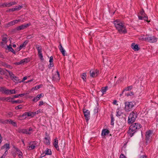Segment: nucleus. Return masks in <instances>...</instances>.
<instances>
[{
  "label": "nucleus",
  "instance_id": "4c0bfd02",
  "mask_svg": "<svg viewBox=\"0 0 158 158\" xmlns=\"http://www.w3.org/2000/svg\"><path fill=\"white\" fill-rule=\"evenodd\" d=\"M40 99L37 96L36 97H35L33 99V101L34 102H36L38 101Z\"/></svg>",
  "mask_w": 158,
  "mask_h": 158
},
{
  "label": "nucleus",
  "instance_id": "bb28decb",
  "mask_svg": "<svg viewBox=\"0 0 158 158\" xmlns=\"http://www.w3.org/2000/svg\"><path fill=\"white\" fill-rule=\"evenodd\" d=\"M108 89L107 86H106L105 87H103L101 89V91L103 94L104 93L106 92L107 90Z\"/></svg>",
  "mask_w": 158,
  "mask_h": 158
},
{
  "label": "nucleus",
  "instance_id": "ea45409f",
  "mask_svg": "<svg viewBox=\"0 0 158 158\" xmlns=\"http://www.w3.org/2000/svg\"><path fill=\"white\" fill-rule=\"evenodd\" d=\"M23 7L22 6H19L15 7L16 10H20Z\"/></svg>",
  "mask_w": 158,
  "mask_h": 158
},
{
  "label": "nucleus",
  "instance_id": "774afa93",
  "mask_svg": "<svg viewBox=\"0 0 158 158\" xmlns=\"http://www.w3.org/2000/svg\"><path fill=\"white\" fill-rule=\"evenodd\" d=\"M7 67L10 68H12V67L11 66H10L9 65H7Z\"/></svg>",
  "mask_w": 158,
  "mask_h": 158
},
{
  "label": "nucleus",
  "instance_id": "6e6552de",
  "mask_svg": "<svg viewBox=\"0 0 158 158\" xmlns=\"http://www.w3.org/2000/svg\"><path fill=\"white\" fill-rule=\"evenodd\" d=\"M145 40L150 43H154L157 41V39L154 36H148L145 38Z\"/></svg>",
  "mask_w": 158,
  "mask_h": 158
},
{
  "label": "nucleus",
  "instance_id": "4d7b16f0",
  "mask_svg": "<svg viewBox=\"0 0 158 158\" xmlns=\"http://www.w3.org/2000/svg\"><path fill=\"white\" fill-rule=\"evenodd\" d=\"M140 13L141 15L142 16H143L144 15H145L144 11H141L140 12Z\"/></svg>",
  "mask_w": 158,
  "mask_h": 158
},
{
  "label": "nucleus",
  "instance_id": "79ce46f5",
  "mask_svg": "<svg viewBox=\"0 0 158 158\" xmlns=\"http://www.w3.org/2000/svg\"><path fill=\"white\" fill-rule=\"evenodd\" d=\"M5 88V87H0V92L4 93Z\"/></svg>",
  "mask_w": 158,
  "mask_h": 158
},
{
  "label": "nucleus",
  "instance_id": "423d86ee",
  "mask_svg": "<svg viewBox=\"0 0 158 158\" xmlns=\"http://www.w3.org/2000/svg\"><path fill=\"white\" fill-rule=\"evenodd\" d=\"M83 112L85 119L87 123L90 118V112L88 109H83Z\"/></svg>",
  "mask_w": 158,
  "mask_h": 158
},
{
  "label": "nucleus",
  "instance_id": "49530a36",
  "mask_svg": "<svg viewBox=\"0 0 158 158\" xmlns=\"http://www.w3.org/2000/svg\"><path fill=\"white\" fill-rule=\"evenodd\" d=\"M143 19L145 21H146L147 22H148V17L146 16L145 15H144L143 16ZM149 21H148V22H149Z\"/></svg>",
  "mask_w": 158,
  "mask_h": 158
},
{
  "label": "nucleus",
  "instance_id": "58836bf2",
  "mask_svg": "<svg viewBox=\"0 0 158 158\" xmlns=\"http://www.w3.org/2000/svg\"><path fill=\"white\" fill-rule=\"evenodd\" d=\"M12 80L14 82H15L19 81V79L16 76H15L14 77V78H13Z\"/></svg>",
  "mask_w": 158,
  "mask_h": 158
},
{
  "label": "nucleus",
  "instance_id": "39448f33",
  "mask_svg": "<svg viewBox=\"0 0 158 158\" xmlns=\"http://www.w3.org/2000/svg\"><path fill=\"white\" fill-rule=\"evenodd\" d=\"M10 148V143H6L1 147V149H4L5 150V152L2 156L1 157V158H5V156L8 153V151Z\"/></svg>",
  "mask_w": 158,
  "mask_h": 158
},
{
  "label": "nucleus",
  "instance_id": "5701e85b",
  "mask_svg": "<svg viewBox=\"0 0 158 158\" xmlns=\"http://www.w3.org/2000/svg\"><path fill=\"white\" fill-rule=\"evenodd\" d=\"M109 133V131L107 129H103L102 131V136H105L108 135Z\"/></svg>",
  "mask_w": 158,
  "mask_h": 158
},
{
  "label": "nucleus",
  "instance_id": "a19ab883",
  "mask_svg": "<svg viewBox=\"0 0 158 158\" xmlns=\"http://www.w3.org/2000/svg\"><path fill=\"white\" fill-rule=\"evenodd\" d=\"M21 102V101L20 100L12 101V103H20Z\"/></svg>",
  "mask_w": 158,
  "mask_h": 158
},
{
  "label": "nucleus",
  "instance_id": "c756f323",
  "mask_svg": "<svg viewBox=\"0 0 158 158\" xmlns=\"http://www.w3.org/2000/svg\"><path fill=\"white\" fill-rule=\"evenodd\" d=\"M14 25H15V24L14 22L13 21H12L9 22L8 23H7L6 24V26L7 27H10V26H12Z\"/></svg>",
  "mask_w": 158,
  "mask_h": 158
},
{
  "label": "nucleus",
  "instance_id": "09e8293b",
  "mask_svg": "<svg viewBox=\"0 0 158 158\" xmlns=\"http://www.w3.org/2000/svg\"><path fill=\"white\" fill-rule=\"evenodd\" d=\"M14 22L15 23V24H16L18 23L19 22L21 21L20 19H18V20H13Z\"/></svg>",
  "mask_w": 158,
  "mask_h": 158
},
{
  "label": "nucleus",
  "instance_id": "0e129e2a",
  "mask_svg": "<svg viewBox=\"0 0 158 158\" xmlns=\"http://www.w3.org/2000/svg\"><path fill=\"white\" fill-rule=\"evenodd\" d=\"M2 140V137L1 135V134H0V144L1 143Z\"/></svg>",
  "mask_w": 158,
  "mask_h": 158
},
{
  "label": "nucleus",
  "instance_id": "f03ea898",
  "mask_svg": "<svg viewBox=\"0 0 158 158\" xmlns=\"http://www.w3.org/2000/svg\"><path fill=\"white\" fill-rule=\"evenodd\" d=\"M141 127V125L139 123H135L132 124L129 128L128 134L131 137H132L138 129Z\"/></svg>",
  "mask_w": 158,
  "mask_h": 158
},
{
  "label": "nucleus",
  "instance_id": "e2e57ef3",
  "mask_svg": "<svg viewBox=\"0 0 158 158\" xmlns=\"http://www.w3.org/2000/svg\"><path fill=\"white\" fill-rule=\"evenodd\" d=\"M19 97V95H15L14 96V98H18Z\"/></svg>",
  "mask_w": 158,
  "mask_h": 158
},
{
  "label": "nucleus",
  "instance_id": "052dcab7",
  "mask_svg": "<svg viewBox=\"0 0 158 158\" xmlns=\"http://www.w3.org/2000/svg\"><path fill=\"white\" fill-rule=\"evenodd\" d=\"M33 79H31V80H28V81H27L26 82V83H29V82H31V81H33Z\"/></svg>",
  "mask_w": 158,
  "mask_h": 158
},
{
  "label": "nucleus",
  "instance_id": "f3484780",
  "mask_svg": "<svg viewBox=\"0 0 158 158\" xmlns=\"http://www.w3.org/2000/svg\"><path fill=\"white\" fill-rule=\"evenodd\" d=\"M50 139L49 137L47 136L44 138V142L46 144L49 145L50 143Z\"/></svg>",
  "mask_w": 158,
  "mask_h": 158
},
{
  "label": "nucleus",
  "instance_id": "c9c22d12",
  "mask_svg": "<svg viewBox=\"0 0 158 158\" xmlns=\"http://www.w3.org/2000/svg\"><path fill=\"white\" fill-rule=\"evenodd\" d=\"M10 90L7 89L6 88L5 89L4 93L7 94H10Z\"/></svg>",
  "mask_w": 158,
  "mask_h": 158
},
{
  "label": "nucleus",
  "instance_id": "13d9d810",
  "mask_svg": "<svg viewBox=\"0 0 158 158\" xmlns=\"http://www.w3.org/2000/svg\"><path fill=\"white\" fill-rule=\"evenodd\" d=\"M27 79V77L25 76L23 77L22 82H23L24 81L26 80Z\"/></svg>",
  "mask_w": 158,
  "mask_h": 158
},
{
  "label": "nucleus",
  "instance_id": "338daca9",
  "mask_svg": "<svg viewBox=\"0 0 158 158\" xmlns=\"http://www.w3.org/2000/svg\"><path fill=\"white\" fill-rule=\"evenodd\" d=\"M140 158H147V157L146 156H142L140 157Z\"/></svg>",
  "mask_w": 158,
  "mask_h": 158
},
{
  "label": "nucleus",
  "instance_id": "0eeeda50",
  "mask_svg": "<svg viewBox=\"0 0 158 158\" xmlns=\"http://www.w3.org/2000/svg\"><path fill=\"white\" fill-rule=\"evenodd\" d=\"M152 134V132L151 130H148L146 132L145 136L147 143L150 142Z\"/></svg>",
  "mask_w": 158,
  "mask_h": 158
},
{
  "label": "nucleus",
  "instance_id": "e433bc0d",
  "mask_svg": "<svg viewBox=\"0 0 158 158\" xmlns=\"http://www.w3.org/2000/svg\"><path fill=\"white\" fill-rule=\"evenodd\" d=\"M111 125H113L114 124V118L113 117V116L112 115H111Z\"/></svg>",
  "mask_w": 158,
  "mask_h": 158
},
{
  "label": "nucleus",
  "instance_id": "603ef678",
  "mask_svg": "<svg viewBox=\"0 0 158 158\" xmlns=\"http://www.w3.org/2000/svg\"><path fill=\"white\" fill-rule=\"evenodd\" d=\"M27 94H28L27 93H24L19 94V96H20V97H22V96L26 95Z\"/></svg>",
  "mask_w": 158,
  "mask_h": 158
},
{
  "label": "nucleus",
  "instance_id": "c03bdc74",
  "mask_svg": "<svg viewBox=\"0 0 158 158\" xmlns=\"http://www.w3.org/2000/svg\"><path fill=\"white\" fill-rule=\"evenodd\" d=\"M47 105L46 103H44L43 101H40L39 102V105L40 106H42V105Z\"/></svg>",
  "mask_w": 158,
  "mask_h": 158
},
{
  "label": "nucleus",
  "instance_id": "6ab92c4d",
  "mask_svg": "<svg viewBox=\"0 0 158 158\" xmlns=\"http://www.w3.org/2000/svg\"><path fill=\"white\" fill-rule=\"evenodd\" d=\"M131 46L132 49L134 50L135 51H137L139 49L138 45L137 44H135L134 43H132L131 44Z\"/></svg>",
  "mask_w": 158,
  "mask_h": 158
},
{
  "label": "nucleus",
  "instance_id": "a878e982",
  "mask_svg": "<svg viewBox=\"0 0 158 158\" xmlns=\"http://www.w3.org/2000/svg\"><path fill=\"white\" fill-rule=\"evenodd\" d=\"M60 47L59 48L60 51L61 52L62 55L64 56H65V50L64 49L63 47H62V45L61 44H60Z\"/></svg>",
  "mask_w": 158,
  "mask_h": 158
},
{
  "label": "nucleus",
  "instance_id": "393cba45",
  "mask_svg": "<svg viewBox=\"0 0 158 158\" xmlns=\"http://www.w3.org/2000/svg\"><path fill=\"white\" fill-rule=\"evenodd\" d=\"M20 133L26 134H30L31 133L30 132H29L27 130L25 129H21L19 130Z\"/></svg>",
  "mask_w": 158,
  "mask_h": 158
},
{
  "label": "nucleus",
  "instance_id": "f704fd0d",
  "mask_svg": "<svg viewBox=\"0 0 158 158\" xmlns=\"http://www.w3.org/2000/svg\"><path fill=\"white\" fill-rule=\"evenodd\" d=\"M27 44V42L25 41L23 44L20 45L19 47L20 49H21L25 47Z\"/></svg>",
  "mask_w": 158,
  "mask_h": 158
},
{
  "label": "nucleus",
  "instance_id": "4be33fe9",
  "mask_svg": "<svg viewBox=\"0 0 158 158\" xmlns=\"http://www.w3.org/2000/svg\"><path fill=\"white\" fill-rule=\"evenodd\" d=\"M124 112V109H117L116 112V116H119L122 114H123Z\"/></svg>",
  "mask_w": 158,
  "mask_h": 158
},
{
  "label": "nucleus",
  "instance_id": "4468645a",
  "mask_svg": "<svg viewBox=\"0 0 158 158\" xmlns=\"http://www.w3.org/2000/svg\"><path fill=\"white\" fill-rule=\"evenodd\" d=\"M29 145L27 147V149L29 150H31L34 149L35 147L36 143L35 142H33L29 144Z\"/></svg>",
  "mask_w": 158,
  "mask_h": 158
},
{
  "label": "nucleus",
  "instance_id": "7c9ffc66",
  "mask_svg": "<svg viewBox=\"0 0 158 158\" xmlns=\"http://www.w3.org/2000/svg\"><path fill=\"white\" fill-rule=\"evenodd\" d=\"M45 154L47 155H50L52 154V152L50 149H47L46 151Z\"/></svg>",
  "mask_w": 158,
  "mask_h": 158
},
{
  "label": "nucleus",
  "instance_id": "20e7f679",
  "mask_svg": "<svg viewBox=\"0 0 158 158\" xmlns=\"http://www.w3.org/2000/svg\"><path fill=\"white\" fill-rule=\"evenodd\" d=\"M137 113L136 111H133L129 114L128 120V123L131 124L133 123L137 118Z\"/></svg>",
  "mask_w": 158,
  "mask_h": 158
},
{
  "label": "nucleus",
  "instance_id": "5fc2aeb1",
  "mask_svg": "<svg viewBox=\"0 0 158 158\" xmlns=\"http://www.w3.org/2000/svg\"><path fill=\"white\" fill-rule=\"evenodd\" d=\"M133 95V93L132 92H130V93H128L127 94V96H131Z\"/></svg>",
  "mask_w": 158,
  "mask_h": 158
},
{
  "label": "nucleus",
  "instance_id": "680f3d73",
  "mask_svg": "<svg viewBox=\"0 0 158 158\" xmlns=\"http://www.w3.org/2000/svg\"><path fill=\"white\" fill-rule=\"evenodd\" d=\"M117 101L116 100H114L113 102V103L114 105H116L117 104Z\"/></svg>",
  "mask_w": 158,
  "mask_h": 158
},
{
  "label": "nucleus",
  "instance_id": "69168bd1",
  "mask_svg": "<svg viewBox=\"0 0 158 158\" xmlns=\"http://www.w3.org/2000/svg\"><path fill=\"white\" fill-rule=\"evenodd\" d=\"M32 130V128H29V130L28 131H29V132H30V131H31Z\"/></svg>",
  "mask_w": 158,
  "mask_h": 158
},
{
  "label": "nucleus",
  "instance_id": "3c124183",
  "mask_svg": "<svg viewBox=\"0 0 158 158\" xmlns=\"http://www.w3.org/2000/svg\"><path fill=\"white\" fill-rule=\"evenodd\" d=\"M37 96L39 97V99H40V98L41 97H43L44 95L43 94H41L38 95Z\"/></svg>",
  "mask_w": 158,
  "mask_h": 158
},
{
  "label": "nucleus",
  "instance_id": "37998d69",
  "mask_svg": "<svg viewBox=\"0 0 158 158\" xmlns=\"http://www.w3.org/2000/svg\"><path fill=\"white\" fill-rule=\"evenodd\" d=\"M40 86H41V85H37V86H35V87H33L32 88V89H35V90L37 89H39L40 87Z\"/></svg>",
  "mask_w": 158,
  "mask_h": 158
},
{
  "label": "nucleus",
  "instance_id": "a211bd4d",
  "mask_svg": "<svg viewBox=\"0 0 158 158\" xmlns=\"http://www.w3.org/2000/svg\"><path fill=\"white\" fill-rule=\"evenodd\" d=\"M28 60L27 58L22 60H21L19 62H16L15 63V64L20 65L22 64H24V63H26L27 62Z\"/></svg>",
  "mask_w": 158,
  "mask_h": 158
},
{
  "label": "nucleus",
  "instance_id": "1a4fd4ad",
  "mask_svg": "<svg viewBox=\"0 0 158 158\" xmlns=\"http://www.w3.org/2000/svg\"><path fill=\"white\" fill-rule=\"evenodd\" d=\"M135 103L133 102H127L125 103V109H131L133 108Z\"/></svg>",
  "mask_w": 158,
  "mask_h": 158
},
{
  "label": "nucleus",
  "instance_id": "dca6fc26",
  "mask_svg": "<svg viewBox=\"0 0 158 158\" xmlns=\"http://www.w3.org/2000/svg\"><path fill=\"white\" fill-rule=\"evenodd\" d=\"M15 152L18 154L19 158H23V154L22 152L18 148H16Z\"/></svg>",
  "mask_w": 158,
  "mask_h": 158
},
{
  "label": "nucleus",
  "instance_id": "f8f14e48",
  "mask_svg": "<svg viewBox=\"0 0 158 158\" xmlns=\"http://www.w3.org/2000/svg\"><path fill=\"white\" fill-rule=\"evenodd\" d=\"M31 25L30 23H27L24 24H23L20 26H18L16 28V29L19 31L22 30H23L26 29L27 27Z\"/></svg>",
  "mask_w": 158,
  "mask_h": 158
},
{
  "label": "nucleus",
  "instance_id": "aec40b11",
  "mask_svg": "<svg viewBox=\"0 0 158 158\" xmlns=\"http://www.w3.org/2000/svg\"><path fill=\"white\" fill-rule=\"evenodd\" d=\"M56 73L55 74L53 77V79L54 80L57 81L59 80L60 78V74L59 72L58 71L56 72Z\"/></svg>",
  "mask_w": 158,
  "mask_h": 158
},
{
  "label": "nucleus",
  "instance_id": "2f4dec72",
  "mask_svg": "<svg viewBox=\"0 0 158 158\" xmlns=\"http://www.w3.org/2000/svg\"><path fill=\"white\" fill-rule=\"evenodd\" d=\"M132 89V86H129L126 88L125 89H124V90L123 91L122 94L123 93V92L125 91H128L129 90H131Z\"/></svg>",
  "mask_w": 158,
  "mask_h": 158
},
{
  "label": "nucleus",
  "instance_id": "f257e3e1",
  "mask_svg": "<svg viewBox=\"0 0 158 158\" xmlns=\"http://www.w3.org/2000/svg\"><path fill=\"white\" fill-rule=\"evenodd\" d=\"M114 24L116 29L119 33L125 34L127 33L126 27L122 21L117 20L114 22Z\"/></svg>",
  "mask_w": 158,
  "mask_h": 158
},
{
  "label": "nucleus",
  "instance_id": "a18cd8bd",
  "mask_svg": "<svg viewBox=\"0 0 158 158\" xmlns=\"http://www.w3.org/2000/svg\"><path fill=\"white\" fill-rule=\"evenodd\" d=\"M10 94H15L16 93L15 91V89L10 90Z\"/></svg>",
  "mask_w": 158,
  "mask_h": 158
},
{
  "label": "nucleus",
  "instance_id": "9d476101",
  "mask_svg": "<svg viewBox=\"0 0 158 158\" xmlns=\"http://www.w3.org/2000/svg\"><path fill=\"white\" fill-rule=\"evenodd\" d=\"M17 3L15 1L9 2L5 3L3 4L0 5V7H10L12 5H15Z\"/></svg>",
  "mask_w": 158,
  "mask_h": 158
},
{
  "label": "nucleus",
  "instance_id": "412c9836",
  "mask_svg": "<svg viewBox=\"0 0 158 158\" xmlns=\"http://www.w3.org/2000/svg\"><path fill=\"white\" fill-rule=\"evenodd\" d=\"M53 145L57 150H59V147L58 146V140L57 138H56L54 139V140L53 142Z\"/></svg>",
  "mask_w": 158,
  "mask_h": 158
},
{
  "label": "nucleus",
  "instance_id": "6e6d98bb",
  "mask_svg": "<svg viewBox=\"0 0 158 158\" xmlns=\"http://www.w3.org/2000/svg\"><path fill=\"white\" fill-rule=\"evenodd\" d=\"M15 10H16V9H15V7L12 8L9 10V11H14Z\"/></svg>",
  "mask_w": 158,
  "mask_h": 158
},
{
  "label": "nucleus",
  "instance_id": "864d4df0",
  "mask_svg": "<svg viewBox=\"0 0 158 158\" xmlns=\"http://www.w3.org/2000/svg\"><path fill=\"white\" fill-rule=\"evenodd\" d=\"M120 158H127L124 155L121 154L120 156Z\"/></svg>",
  "mask_w": 158,
  "mask_h": 158
},
{
  "label": "nucleus",
  "instance_id": "de8ad7c7",
  "mask_svg": "<svg viewBox=\"0 0 158 158\" xmlns=\"http://www.w3.org/2000/svg\"><path fill=\"white\" fill-rule=\"evenodd\" d=\"M53 66V62H50V64L48 65V67L49 68L52 67Z\"/></svg>",
  "mask_w": 158,
  "mask_h": 158
},
{
  "label": "nucleus",
  "instance_id": "cd10ccee",
  "mask_svg": "<svg viewBox=\"0 0 158 158\" xmlns=\"http://www.w3.org/2000/svg\"><path fill=\"white\" fill-rule=\"evenodd\" d=\"M8 72L9 73V75L10 76V78L12 80V79L13 78H14V77L15 76L14 74H13L12 72H10L9 71H8Z\"/></svg>",
  "mask_w": 158,
  "mask_h": 158
},
{
  "label": "nucleus",
  "instance_id": "9b49d317",
  "mask_svg": "<svg viewBox=\"0 0 158 158\" xmlns=\"http://www.w3.org/2000/svg\"><path fill=\"white\" fill-rule=\"evenodd\" d=\"M36 48L38 52V56L42 60H43V56L42 53V48L40 45L36 46Z\"/></svg>",
  "mask_w": 158,
  "mask_h": 158
},
{
  "label": "nucleus",
  "instance_id": "473e14b6",
  "mask_svg": "<svg viewBox=\"0 0 158 158\" xmlns=\"http://www.w3.org/2000/svg\"><path fill=\"white\" fill-rule=\"evenodd\" d=\"M86 75L85 73H84L82 74L81 75V78L84 81H85L86 80Z\"/></svg>",
  "mask_w": 158,
  "mask_h": 158
},
{
  "label": "nucleus",
  "instance_id": "c85d7f7f",
  "mask_svg": "<svg viewBox=\"0 0 158 158\" xmlns=\"http://www.w3.org/2000/svg\"><path fill=\"white\" fill-rule=\"evenodd\" d=\"M6 46L7 47V48L9 51H11L13 53H15V52L14 51V49L12 48L10 46V45H9V46L6 45Z\"/></svg>",
  "mask_w": 158,
  "mask_h": 158
},
{
  "label": "nucleus",
  "instance_id": "ddd939ff",
  "mask_svg": "<svg viewBox=\"0 0 158 158\" xmlns=\"http://www.w3.org/2000/svg\"><path fill=\"white\" fill-rule=\"evenodd\" d=\"M90 76L92 77H97L99 74V72L97 69L91 70L90 71Z\"/></svg>",
  "mask_w": 158,
  "mask_h": 158
},
{
  "label": "nucleus",
  "instance_id": "2eb2a0df",
  "mask_svg": "<svg viewBox=\"0 0 158 158\" xmlns=\"http://www.w3.org/2000/svg\"><path fill=\"white\" fill-rule=\"evenodd\" d=\"M4 123H9L11 124L14 127L17 126L16 123L15 122H14L13 121L10 119L6 120L5 121Z\"/></svg>",
  "mask_w": 158,
  "mask_h": 158
},
{
  "label": "nucleus",
  "instance_id": "72a5a7b5",
  "mask_svg": "<svg viewBox=\"0 0 158 158\" xmlns=\"http://www.w3.org/2000/svg\"><path fill=\"white\" fill-rule=\"evenodd\" d=\"M3 100L7 102H12V99L10 97H7L4 98L3 99Z\"/></svg>",
  "mask_w": 158,
  "mask_h": 158
},
{
  "label": "nucleus",
  "instance_id": "7ed1b4c3",
  "mask_svg": "<svg viewBox=\"0 0 158 158\" xmlns=\"http://www.w3.org/2000/svg\"><path fill=\"white\" fill-rule=\"evenodd\" d=\"M39 112H40V111H39L38 110L37 112H25L22 116H19V119L20 120H22L26 118L27 117H32L36 114H38Z\"/></svg>",
  "mask_w": 158,
  "mask_h": 158
},
{
  "label": "nucleus",
  "instance_id": "8fccbe9b",
  "mask_svg": "<svg viewBox=\"0 0 158 158\" xmlns=\"http://www.w3.org/2000/svg\"><path fill=\"white\" fill-rule=\"evenodd\" d=\"M53 57L51 56L50 57V59L49 60V62H53Z\"/></svg>",
  "mask_w": 158,
  "mask_h": 158
},
{
  "label": "nucleus",
  "instance_id": "b1692460",
  "mask_svg": "<svg viewBox=\"0 0 158 158\" xmlns=\"http://www.w3.org/2000/svg\"><path fill=\"white\" fill-rule=\"evenodd\" d=\"M2 42L1 43L0 45L2 46V47H5V46H6L5 44L7 43V39L6 38H4L2 39Z\"/></svg>",
  "mask_w": 158,
  "mask_h": 158
},
{
  "label": "nucleus",
  "instance_id": "bf43d9fd",
  "mask_svg": "<svg viewBox=\"0 0 158 158\" xmlns=\"http://www.w3.org/2000/svg\"><path fill=\"white\" fill-rule=\"evenodd\" d=\"M139 17V19H140V20H142V19H143V16H138Z\"/></svg>",
  "mask_w": 158,
  "mask_h": 158
}]
</instances>
